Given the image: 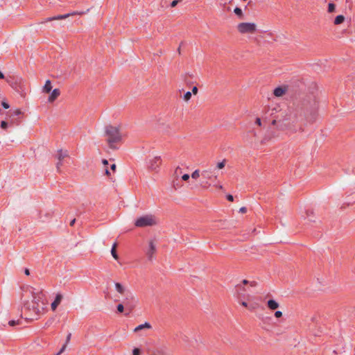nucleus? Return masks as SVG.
I'll use <instances>...</instances> for the list:
<instances>
[{
  "label": "nucleus",
  "mask_w": 355,
  "mask_h": 355,
  "mask_svg": "<svg viewBox=\"0 0 355 355\" xmlns=\"http://www.w3.org/2000/svg\"><path fill=\"white\" fill-rule=\"evenodd\" d=\"M26 291L31 294L32 300L31 302L27 301L24 303V309L36 316L44 314L46 311L48 300L44 290L42 288L28 286Z\"/></svg>",
  "instance_id": "nucleus-1"
},
{
  "label": "nucleus",
  "mask_w": 355,
  "mask_h": 355,
  "mask_svg": "<svg viewBox=\"0 0 355 355\" xmlns=\"http://www.w3.org/2000/svg\"><path fill=\"white\" fill-rule=\"evenodd\" d=\"M318 103L315 98L304 100L300 106L296 108L295 118L304 116V118L311 123H313L316 118L318 110Z\"/></svg>",
  "instance_id": "nucleus-2"
},
{
  "label": "nucleus",
  "mask_w": 355,
  "mask_h": 355,
  "mask_svg": "<svg viewBox=\"0 0 355 355\" xmlns=\"http://www.w3.org/2000/svg\"><path fill=\"white\" fill-rule=\"evenodd\" d=\"M106 141L111 149H116V144L122 139L120 128L116 126L108 125L105 128Z\"/></svg>",
  "instance_id": "nucleus-3"
},
{
  "label": "nucleus",
  "mask_w": 355,
  "mask_h": 355,
  "mask_svg": "<svg viewBox=\"0 0 355 355\" xmlns=\"http://www.w3.org/2000/svg\"><path fill=\"white\" fill-rule=\"evenodd\" d=\"M158 223L155 216L153 214L143 215L137 218L135 225L137 227H146L155 226Z\"/></svg>",
  "instance_id": "nucleus-4"
},
{
  "label": "nucleus",
  "mask_w": 355,
  "mask_h": 355,
  "mask_svg": "<svg viewBox=\"0 0 355 355\" xmlns=\"http://www.w3.org/2000/svg\"><path fill=\"white\" fill-rule=\"evenodd\" d=\"M236 28L241 34H254L257 31V26L255 23L241 22L237 25Z\"/></svg>",
  "instance_id": "nucleus-5"
},
{
  "label": "nucleus",
  "mask_w": 355,
  "mask_h": 355,
  "mask_svg": "<svg viewBox=\"0 0 355 355\" xmlns=\"http://www.w3.org/2000/svg\"><path fill=\"white\" fill-rule=\"evenodd\" d=\"M162 164V159L159 156H155L149 159L148 168L152 171H157Z\"/></svg>",
  "instance_id": "nucleus-6"
},
{
  "label": "nucleus",
  "mask_w": 355,
  "mask_h": 355,
  "mask_svg": "<svg viewBox=\"0 0 355 355\" xmlns=\"http://www.w3.org/2000/svg\"><path fill=\"white\" fill-rule=\"evenodd\" d=\"M83 14H84V12L75 11V12H72L67 13V14H65V15H57V16H55V17L47 18L45 20V22L51 21H53V20L65 19H67V18H68L69 17H71V16H74V15H83Z\"/></svg>",
  "instance_id": "nucleus-7"
},
{
  "label": "nucleus",
  "mask_w": 355,
  "mask_h": 355,
  "mask_svg": "<svg viewBox=\"0 0 355 355\" xmlns=\"http://www.w3.org/2000/svg\"><path fill=\"white\" fill-rule=\"evenodd\" d=\"M152 329V326L149 322H145L144 324H141L136 327L133 329V332L139 334V336H146V334L144 333L146 330H150Z\"/></svg>",
  "instance_id": "nucleus-8"
},
{
  "label": "nucleus",
  "mask_w": 355,
  "mask_h": 355,
  "mask_svg": "<svg viewBox=\"0 0 355 355\" xmlns=\"http://www.w3.org/2000/svg\"><path fill=\"white\" fill-rule=\"evenodd\" d=\"M156 252V245L154 241L150 240L148 243V248L146 250V256L149 260H152Z\"/></svg>",
  "instance_id": "nucleus-9"
},
{
  "label": "nucleus",
  "mask_w": 355,
  "mask_h": 355,
  "mask_svg": "<svg viewBox=\"0 0 355 355\" xmlns=\"http://www.w3.org/2000/svg\"><path fill=\"white\" fill-rule=\"evenodd\" d=\"M69 156L67 150H60L57 153V158L58 159V162L56 164L57 169L59 171L60 166H62V160Z\"/></svg>",
  "instance_id": "nucleus-10"
},
{
  "label": "nucleus",
  "mask_w": 355,
  "mask_h": 355,
  "mask_svg": "<svg viewBox=\"0 0 355 355\" xmlns=\"http://www.w3.org/2000/svg\"><path fill=\"white\" fill-rule=\"evenodd\" d=\"M135 300V297L132 295H130L129 296H127L125 300L123 301V304L126 306L127 309L129 310V312L125 315H128L129 313H130L132 311L134 305L132 304V302H133Z\"/></svg>",
  "instance_id": "nucleus-11"
},
{
  "label": "nucleus",
  "mask_w": 355,
  "mask_h": 355,
  "mask_svg": "<svg viewBox=\"0 0 355 355\" xmlns=\"http://www.w3.org/2000/svg\"><path fill=\"white\" fill-rule=\"evenodd\" d=\"M63 299V296L60 293H58L55 296L54 301L51 304V308L53 311H55L57 307L61 303L62 300Z\"/></svg>",
  "instance_id": "nucleus-12"
},
{
  "label": "nucleus",
  "mask_w": 355,
  "mask_h": 355,
  "mask_svg": "<svg viewBox=\"0 0 355 355\" xmlns=\"http://www.w3.org/2000/svg\"><path fill=\"white\" fill-rule=\"evenodd\" d=\"M201 175L207 180L217 179V175L214 174V172L211 169H207L202 171Z\"/></svg>",
  "instance_id": "nucleus-13"
},
{
  "label": "nucleus",
  "mask_w": 355,
  "mask_h": 355,
  "mask_svg": "<svg viewBox=\"0 0 355 355\" xmlns=\"http://www.w3.org/2000/svg\"><path fill=\"white\" fill-rule=\"evenodd\" d=\"M288 87L286 86L278 87L274 89L273 94L276 97L283 96L287 92Z\"/></svg>",
  "instance_id": "nucleus-14"
},
{
  "label": "nucleus",
  "mask_w": 355,
  "mask_h": 355,
  "mask_svg": "<svg viewBox=\"0 0 355 355\" xmlns=\"http://www.w3.org/2000/svg\"><path fill=\"white\" fill-rule=\"evenodd\" d=\"M60 94L58 89H54L50 96H49L48 101L50 103L53 102Z\"/></svg>",
  "instance_id": "nucleus-15"
},
{
  "label": "nucleus",
  "mask_w": 355,
  "mask_h": 355,
  "mask_svg": "<svg viewBox=\"0 0 355 355\" xmlns=\"http://www.w3.org/2000/svg\"><path fill=\"white\" fill-rule=\"evenodd\" d=\"M267 305L270 310H275L279 306V303L274 300H269L267 302Z\"/></svg>",
  "instance_id": "nucleus-16"
},
{
  "label": "nucleus",
  "mask_w": 355,
  "mask_h": 355,
  "mask_svg": "<svg viewBox=\"0 0 355 355\" xmlns=\"http://www.w3.org/2000/svg\"><path fill=\"white\" fill-rule=\"evenodd\" d=\"M52 89L51 82L49 80H47L45 82V84L42 88V92L46 94H49Z\"/></svg>",
  "instance_id": "nucleus-17"
},
{
  "label": "nucleus",
  "mask_w": 355,
  "mask_h": 355,
  "mask_svg": "<svg viewBox=\"0 0 355 355\" xmlns=\"http://www.w3.org/2000/svg\"><path fill=\"white\" fill-rule=\"evenodd\" d=\"M115 288L118 293L123 295L125 293V287L120 283H115Z\"/></svg>",
  "instance_id": "nucleus-18"
},
{
  "label": "nucleus",
  "mask_w": 355,
  "mask_h": 355,
  "mask_svg": "<svg viewBox=\"0 0 355 355\" xmlns=\"http://www.w3.org/2000/svg\"><path fill=\"white\" fill-rule=\"evenodd\" d=\"M345 17L343 15H338L336 17L334 24L335 25L341 24L342 23H343L345 21Z\"/></svg>",
  "instance_id": "nucleus-19"
},
{
  "label": "nucleus",
  "mask_w": 355,
  "mask_h": 355,
  "mask_svg": "<svg viewBox=\"0 0 355 355\" xmlns=\"http://www.w3.org/2000/svg\"><path fill=\"white\" fill-rule=\"evenodd\" d=\"M116 247H117V243H114L113 244L112 250H111L112 256L113 257V258L115 260H118L119 259V256H118V254L116 253Z\"/></svg>",
  "instance_id": "nucleus-20"
},
{
  "label": "nucleus",
  "mask_w": 355,
  "mask_h": 355,
  "mask_svg": "<svg viewBox=\"0 0 355 355\" xmlns=\"http://www.w3.org/2000/svg\"><path fill=\"white\" fill-rule=\"evenodd\" d=\"M335 11H336V5L332 2L329 3L328 7H327V12L329 13H333Z\"/></svg>",
  "instance_id": "nucleus-21"
},
{
  "label": "nucleus",
  "mask_w": 355,
  "mask_h": 355,
  "mask_svg": "<svg viewBox=\"0 0 355 355\" xmlns=\"http://www.w3.org/2000/svg\"><path fill=\"white\" fill-rule=\"evenodd\" d=\"M240 304L244 307L248 308L250 310L252 311L257 308V305H250L248 306V303L245 301L239 302Z\"/></svg>",
  "instance_id": "nucleus-22"
},
{
  "label": "nucleus",
  "mask_w": 355,
  "mask_h": 355,
  "mask_svg": "<svg viewBox=\"0 0 355 355\" xmlns=\"http://www.w3.org/2000/svg\"><path fill=\"white\" fill-rule=\"evenodd\" d=\"M227 160L225 159H223L221 162H218L216 164V168L222 169L225 166Z\"/></svg>",
  "instance_id": "nucleus-23"
},
{
  "label": "nucleus",
  "mask_w": 355,
  "mask_h": 355,
  "mask_svg": "<svg viewBox=\"0 0 355 355\" xmlns=\"http://www.w3.org/2000/svg\"><path fill=\"white\" fill-rule=\"evenodd\" d=\"M234 12L239 17H243V12H242V10L241 8H234Z\"/></svg>",
  "instance_id": "nucleus-24"
},
{
  "label": "nucleus",
  "mask_w": 355,
  "mask_h": 355,
  "mask_svg": "<svg viewBox=\"0 0 355 355\" xmlns=\"http://www.w3.org/2000/svg\"><path fill=\"white\" fill-rule=\"evenodd\" d=\"M199 176H200V171L198 169L195 170L191 174V178L193 179H197L198 178H199Z\"/></svg>",
  "instance_id": "nucleus-25"
},
{
  "label": "nucleus",
  "mask_w": 355,
  "mask_h": 355,
  "mask_svg": "<svg viewBox=\"0 0 355 355\" xmlns=\"http://www.w3.org/2000/svg\"><path fill=\"white\" fill-rule=\"evenodd\" d=\"M191 93L190 92H187L184 95V100L185 101H189L191 99Z\"/></svg>",
  "instance_id": "nucleus-26"
},
{
  "label": "nucleus",
  "mask_w": 355,
  "mask_h": 355,
  "mask_svg": "<svg viewBox=\"0 0 355 355\" xmlns=\"http://www.w3.org/2000/svg\"><path fill=\"white\" fill-rule=\"evenodd\" d=\"M0 126L2 129L6 130L8 128V124L6 121H2L1 122Z\"/></svg>",
  "instance_id": "nucleus-27"
},
{
  "label": "nucleus",
  "mask_w": 355,
  "mask_h": 355,
  "mask_svg": "<svg viewBox=\"0 0 355 355\" xmlns=\"http://www.w3.org/2000/svg\"><path fill=\"white\" fill-rule=\"evenodd\" d=\"M117 311L119 312V313H122L124 311V306L123 304H118L117 306Z\"/></svg>",
  "instance_id": "nucleus-28"
},
{
  "label": "nucleus",
  "mask_w": 355,
  "mask_h": 355,
  "mask_svg": "<svg viewBox=\"0 0 355 355\" xmlns=\"http://www.w3.org/2000/svg\"><path fill=\"white\" fill-rule=\"evenodd\" d=\"M180 1H181V0H174V1H173L171 3V5H170V6H171V8H175V7L178 5V3L179 2H180Z\"/></svg>",
  "instance_id": "nucleus-29"
},
{
  "label": "nucleus",
  "mask_w": 355,
  "mask_h": 355,
  "mask_svg": "<svg viewBox=\"0 0 355 355\" xmlns=\"http://www.w3.org/2000/svg\"><path fill=\"white\" fill-rule=\"evenodd\" d=\"M243 284H250V285L251 286H254L256 285V283H255L254 282H248V280H246V279H244V280L243 281Z\"/></svg>",
  "instance_id": "nucleus-30"
},
{
  "label": "nucleus",
  "mask_w": 355,
  "mask_h": 355,
  "mask_svg": "<svg viewBox=\"0 0 355 355\" xmlns=\"http://www.w3.org/2000/svg\"><path fill=\"white\" fill-rule=\"evenodd\" d=\"M8 324H9L10 326L12 327V326H15L16 324H19V320H17V321L16 320H10V321H9Z\"/></svg>",
  "instance_id": "nucleus-31"
},
{
  "label": "nucleus",
  "mask_w": 355,
  "mask_h": 355,
  "mask_svg": "<svg viewBox=\"0 0 355 355\" xmlns=\"http://www.w3.org/2000/svg\"><path fill=\"white\" fill-rule=\"evenodd\" d=\"M141 351L139 348H135L132 350V355H140Z\"/></svg>",
  "instance_id": "nucleus-32"
},
{
  "label": "nucleus",
  "mask_w": 355,
  "mask_h": 355,
  "mask_svg": "<svg viewBox=\"0 0 355 355\" xmlns=\"http://www.w3.org/2000/svg\"><path fill=\"white\" fill-rule=\"evenodd\" d=\"M67 347V344H64L62 348L60 349V351L57 353L56 355H60L66 349Z\"/></svg>",
  "instance_id": "nucleus-33"
},
{
  "label": "nucleus",
  "mask_w": 355,
  "mask_h": 355,
  "mask_svg": "<svg viewBox=\"0 0 355 355\" xmlns=\"http://www.w3.org/2000/svg\"><path fill=\"white\" fill-rule=\"evenodd\" d=\"M275 316L276 318H280L282 316V312L280 311H277L275 313Z\"/></svg>",
  "instance_id": "nucleus-34"
},
{
  "label": "nucleus",
  "mask_w": 355,
  "mask_h": 355,
  "mask_svg": "<svg viewBox=\"0 0 355 355\" xmlns=\"http://www.w3.org/2000/svg\"><path fill=\"white\" fill-rule=\"evenodd\" d=\"M1 105H2L3 107L5 109H8L10 107L9 104L5 101H3Z\"/></svg>",
  "instance_id": "nucleus-35"
},
{
  "label": "nucleus",
  "mask_w": 355,
  "mask_h": 355,
  "mask_svg": "<svg viewBox=\"0 0 355 355\" xmlns=\"http://www.w3.org/2000/svg\"><path fill=\"white\" fill-rule=\"evenodd\" d=\"M182 179L184 181H187L189 179V174H184L182 176Z\"/></svg>",
  "instance_id": "nucleus-36"
},
{
  "label": "nucleus",
  "mask_w": 355,
  "mask_h": 355,
  "mask_svg": "<svg viewBox=\"0 0 355 355\" xmlns=\"http://www.w3.org/2000/svg\"><path fill=\"white\" fill-rule=\"evenodd\" d=\"M14 114L15 115H19V114H22V112L21 111L20 109H16L15 111H14Z\"/></svg>",
  "instance_id": "nucleus-37"
},
{
  "label": "nucleus",
  "mask_w": 355,
  "mask_h": 355,
  "mask_svg": "<svg viewBox=\"0 0 355 355\" xmlns=\"http://www.w3.org/2000/svg\"><path fill=\"white\" fill-rule=\"evenodd\" d=\"M246 211H247V209H246V207H241V208H240V209H239V212H241V213H242V214H244V213H245Z\"/></svg>",
  "instance_id": "nucleus-38"
},
{
  "label": "nucleus",
  "mask_w": 355,
  "mask_h": 355,
  "mask_svg": "<svg viewBox=\"0 0 355 355\" xmlns=\"http://www.w3.org/2000/svg\"><path fill=\"white\" fill-rule=\"evenodd\" d=\"M71 333H69V334L67 335V338H66V343H65V344H67H67L69 343V340H70V339H71Z\"/></svg>",
  "instance_id": "nucleus-39"
},
{
  "label": "nucleus",
  "mask_w": 355,
  "mask_h": 355,
  "mask_svg": "<svg viewBox=\"0 0 355 355\" xmlns=\"http://www.w3.org/2000/svg\"><path fill=\"white\" fill-rule=\"evenodd\" d=\"M227 199L229 200V201H231L232 202L234 200V197L231 194H229L227 196Z\"/></svg>",
  "instance_id": "nucleus-40"
},
{
  "label": "nucleus",
  "mask_w": 355,
  "mask_h": 355,
  "mask_svg": "<svg viewBox=\"0 0 355 355\" xmlns=\"http://www.w3.org/2000/svg\"><path fill=\"white\" fill-rule=\"evenodd\" d=\"M255 123L257 124L259 126L261 125V119L259 118H257L256 121H255Z\"/></svg>",
  "instance_id": "nucleus-41"
},
{
  "label": "nucleus",
  "mask_w": 355,
  "mask_h": 355,
  "mask_svg": "<svg viewBox=\"0 0 355 355\" xmlns=\"http://www.w3.org/2000/svg\"><path fill=\"white\" fill-rule=\"evenodd\" d=\"M192 92L193 94H196L198 93V88L196 87H193L192 89Z\"/></svg>",
  "instance_id": "nucleus-42"
},
{
  "label": "nucleus",
  "mask_w": 355,
  "mask_h": 355,
  "mask_svg": "<svg viewBox=\"0 0 355 355\" xmlns=\"http://www.w3.org/2000/svg\"><path fill=\"white\" fill-rule=\"evenodd\" d=\"M116 164H113L112 166H111V170H112L113 171H116Z\"/></svg>",
  "instance_id": "nucleus-43"
},
{
  "label": "nucleus",
  "mask_w": 355,
  "mask_h": 355,
  "mask_svg": "<svg viewBox=\"0 0 355 355\" xmlns=\"http://www.w3.org/2000/svg\"><path fill=\"white\" fill-rule=\"evenodd\" d=\"M102 163L103 165L106 166L108 164V161L107 159H103Z\"/></svg>",
  "instance_id": "nucleus-44"
},
{
  "label": "nucleus",
  "mask_w": 355,
  "mask_h": 355,
  "mask_svg": "<svg viewBox=\"0 0 355 355\" xmlns=\"http://www.w3.org/2000/svg\"><path fill=\"white\" fill-rule=\"evenodd\" d=\"M24 273H25V275H30V271H29V270H28V268H26V269L24 270Z\"/></svg>",
  "instance_id": "nucleus-45"
},
{
  "label": "nucleus",
  "mask_w": 355,
  "mask_h": 355,
  "mask_svg": "<svg viewBox=\"0 0 355 355\" xmlns=\"http://www.w3.org/2000/svg\"><path fill=\"white\" fill-rule=\"evenodd\" d=\"M105 175H110V171H109L108 168H105Z\"/></svg>",
  "instance_id": "nucleus-46"
},
{
  "label": "nucleus",
  "mask_w": 355,
  "mask_h": 355,
  "mask_svg": "<svg viewBox=\"0 0 355 355\" xmlns=\"http://www.w3.org/2000/svg\"><path fill=\"white\" fill-rule=\"evenodd\" d=\"M159 352V354H162V355H164V354H167V352H165V351H161V352Z\"/></svg>",
  "instance_id": "nucleus-47"
},
{
  "label": "nucleus",
  "mask_w": 355,
  "mask_h": 355,
  "mask_svg": "<svg viewBox=\"0 0 355 355\" xmlns=\"http://www.w3.org/2000/svg\"><path fill=\"white\" fill-rule=\"evenodd\" d=\"M3 78H4V75L1 71H0V79H3Z\"/></svg>",
  "instance_id": "nucleus-48"
},
{
  "label": "nucleus",
  "mask_w": 355,
  "mask_h": 355,
  "mask_svg": "<svg viewBox=\"0 0 355 355\" xmlns=\"http://www.w3.org/2000/svg\"><path fill=\"white\" fill-rule=\"evenodd\" d=\"M75 221H76V220H75V219L72 220L71 221V223H70V225H71V226H73V225H74V223H75Z\"/></svg>",
  "instance_id": "nucleus-49"
},
{
  "label": "nucleus",
  "mask_w": 355,
  "mask_h": 355,
  "mask_svg": "<svg viewBox=\"0 0 355 355\" xmlns=\"http://www.w3.org/2000/svg\"><path fill=\"white\" fill-rule=\"evenodd\" d=\"M272 123V125H276V123H277V121H276L275 119H273V120L272 121V123Z\"/></svg>",
  "instance_id": "nucleus-50"
},
{
  "label": "nucleus",
  "mask_w": 355,
  "mask_h": 355,
  "mask_svg": "<svg viewBox=\"0 0 355 355\" xmlns=\"http://www.w3.org/2000/svg\"><path fill=\"white\" fill-rule=\"evenodd\" d=\"M178 171H181V168L180 167H178L175 170V173H178Z\"/></svg>",
  "instance_id": "nucleus-51"
},
{
  "label": "nucleus",
  "mask_w": 355,
  "mask_h": 355,
  "mask_svg": "<svg viewBox=\"0 0 355 355\" xmlns=\"http://www.w3.org/2000/svg\"><path fill=\"white\" fill-rule=\"evenodd\" d=\"M218 188L220 189H223V186L219 185V186H218Z\"/></svg>",
  "instance_id": "nucleus-52"
},
{
  "label": "nucleus",
  "mask_w": 355,
  "mask_h": 355,
  "mask_svg": "<svg viewBox=\"0 0 355 355\" xmlns=\"http://www.w3.org/2000/svg\"><path fill=\"white\" fill-rule=\"evenodd\" d=\"M265 141H266V139H263L261 142L265 143Z\"/></svg>",
  "instance_id": "nucleus-53"
},
{
  "label": "nucleus",
  "mask_w": 355,
  "mask_h": 355,
  "mask_svg": "<svg viewBox=\"0 0 355 355\" xmlns=\"http://www.w3.org/2000/svg\"><path fill=\"white\" fill-rule=\"evenodd\" d=\"M241 289L245 291V288L240 286Z\"/></svg>",
  "instance_id": "nucleus-54"
},
{
  "label": "nucleus",
  "mask_w": 355,
  "mask_h": 355,
  "mask_svg": "<svg viewBox=\"0 0 355 355\" xmlns=\"http://www.w3.org/2000/svg\"><path fill=\"white\" fill-rule=\"evenodd\" d=\"M178 51L179 53H180V48H178Z\"/></svg>",
  "instance_id": "nucleus-55"
}]
</instances>
